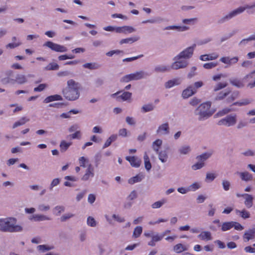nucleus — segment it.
Masks as SVG:
<instances>
[{"label":"nucleus","instance_id":"864d4df0","mask_svg":"<svg viewBox=\"0 0 255 255\" xmlns=\"http://www.w3.org/2000/svg\"><path fill=\"white\" fill-rule=\"evenodd\" d=\"M87 224L91 227H95L96 222L95 219L92 217H89L87 219Z\"/></svg>","mask_w":255,"mask_h":255},{"label":"nucleus","instance_id":"9d476101","mask_svg":"<svg viewBox=\"0 0 255 255\" xmlns=\"http://www.w3.org/2000/svg\"><path fill=\"white\" fill-rule=\"evenodd\" d=\"M210 154L208 153H204L197 157L198 160H200L199 162L192 165V168L193 170H196L201 168L204 165V161L209 158L210 156Z\"/></svg>","mask_w":255,"mask_h":255},{"label":"nucleus","instance_id":"de8ad7c7","mask_svg":"<svg viewBox=\"0 0 255 255\" xmlns=\"http://www.w3.org/2000/svg\"><path fill=\"white\" fill-rule=\"evenodd\" d=\"M217 62H209L205 63L203 65V67L206 69H210L212 68H213L217 66Z\"/></svg>","mask_w":255,"mask_h":255},{"label":"nucleus","instance_id":"49530a36","mask_svg":"<svg viewBox=\"0 0 255 255\" xmlns=\"http://www.w3.org/2000/svg\"><path fill=\"white\" fill-rule=\"evenodd\" d=\"M197 20V18H192L189 19H183L182 22L186 24L193 25L194 24Z\"/></svg>","mask_w":255,"mask_h":255},{"label":"nucleus","instance_id":"20e7f679","mask_svg":"<svg viewBox=\"0 0 255 255\" xmlns=\"http://www.w3.org/2000/svg\"><path fill=\"white\" fill-rule=\"evenodd\" d=\"M211 106V103L210 102H207L201 104L198 107L197 110L199 111L198 114L199 115V120L206 119L212 115L213 113L210 110Z\"/></svg>","mask_w":255,"mask_h":255},{"label":"nucleus","instance_id":"423d86ee","mask_svg":"<svg viewBox=\"0 0 255 255\" xmlns=\"http://www.w3.org/2000/svg\"><path fill=\"white\" fill-rule=\"evenodd\" d=\"M254 7H255V4L251 6L246 5L245 6L239 7L238 8L230 12L228 14L222 17L221 19L219 20V23H223L225 22L226 20L231 19L233 17L242 13L246 9L252 8Z\"/></svg>","mask_w":255,"mask_h":255},{"label":"nucleus","instance_id":"79ce46f5","mask_svg":"<svg viewBox=\"0 0 255 255\" xmlns=\"http://www.w3.org/2000/svg\"><path fill=\"white\" fill-rule=\"evenodd\" d=\"M251 102V101L249 99H246L242 100L241 101L236 102L233 104L232 105L242 106L249 104Z\"/></svg>","mask_w":255,"mask_h":255},{"label":"nucleus","instance_id":"58836bf2","mask_svg":"<svg viewBox=\"0 0 255 255\" xmlns=\"http://www.w3.org/2000/svg\"><path fill=\"white\" fill-rule=\"evenodd\" d=\"M170 68L171 67L169 66L160 65L155 68V71L157 72H164L169 71Z\"/></svg>","mask_w":255,"mask_h":255},{"label":"nucleus","instance_id":"4be33fe9","mask_svg":"<svg viewBox=\"0 0 255 255\" xmlns=\"http://www.w3.org/2000/svg\"><path fill=\"white\" fill-rule=\"evenodd\" d=\"M240 178L243 181L248 182L253 179V175L247 171L239 172Z\"/></svg>","mask_w":255,"mask_h":255},{"label":"nucleus","instance_id":"7c9ffc66","mask_svg":"<svg viewBox=\"0 0 255 255\" xmlns=\"http://www.w3.org/2000/svg\"><path fill=\"white\" fill-rule=\"evenodd\" d=\"M139 37L135 36L133 37L122 39L120 41V43L121 44H123L124 43H132L133 42L137 41L139 39Z\"/></svg>","mask_w":255,"mask_h":255},{"label":"nucleus","instance_id":"a211bd4d","mask_svg":"<svg viewBox=\"0 0 255 255\" xmlns=\"http://www.w3.org/2000/svg\"><path fill=\"white\" fill-rule=\"evenodd\" d=\"M196 92V90L193 89L192 86H189L183 91L182 96L184 98H188Z\"/></svg>","mask_w":255,"mask_h":255},{"label":"nucleus","instance_id":"a19ab883","mask_svg":"<svg viewBox=\"0 0 255 255\" xmlns=\"http://www.w3.org/2000/svg\"><path fill=\"white\" fill-rule=\"evenodd\" d=\"M142 227L140 226H137L134 229L132 236L134 238H137L140 236V235L142 233Z\"/></svg>","mask_w":255,"mask_h":255},{"label":"nucleus","instance_id":"c9c22d12","mask_svg":"<svg viewBox=\"0 0 255 255\" xmlns=\"http://www.w3.org/2000/svg\"><path fill=\"white\" fill-rule=\"evenodd\" d=\"M71 145V142H67L65 140H62L60 144V150L61 152H65L67 150L69 147Z\"/></svg>","mask_w":255,"mask_h":255},{"label":"nucleus","instance_id":"f257e3e1","mask_svg":"<svg viewBox=\"0 0 255 255\" xmlns=\"http://www.w3.org/2000/svg\"><path fill=\"white\" fill-rule=\"evenodd\" d=\"M81 89L80 84L70 79L67 81V87L63 89L62 94L66 100L75 101L79 98Z\"/></svg>","mask_w":255,"mask_h":255},{"label":"nucleus","instance_id":"09e8293b","mask_svg":"<svg viewBox=\"0 0 255 255\" xmlns=\"http://www.w3.org/2000/svg\"><path fill=\"white\" fill-rule=\"evenodd\" d=\"M231 111V110L230 109L225 108V109L219 111L217 113V115L219 117H222V116H223L225 115L226 114H228V113H229Z\"/></svg>","mask_w":255,"mask_h":255},{"label":"nucleus","instance_id":"774afa93","mask_svg":"<svg viewBox=\"0 0 255 255\" xmlns=\"http://www.w3.org/2000/svg\"><path fill=\"white\" fill-rule=\"evenodd\" d=\"M137 197L136 192L135 190L132 191L128 195V198L129 200H132Z\"/></svg>","mask_w":255,"mask_h":255},{"label":"nucleus","instance_id":"7ed1b4c3","mask_svg":"<svg viewBox=\"0 0 255 255\" xmlns=\"http://www.w3.org/2000/svg\"><path fill=\"white\" fill-rule=\"evenodd\" d=\"M230 83L237 88H240L244 86V83L248 82L247 87L253 88L255 87V71L247 75L243 79L232 78L230 80Z\"/></svg>","mask_w":255,"mask_h":255},{"label":"nucleus","instance_id":"cd10ccee","mask_svg":"<svg viewBox=\"0 0 255 255\" xmlns=\"http://www.w3.org/2000/svg\"><path fill=\"white\" fill-rule=\"evenodd\" d=\"M189 27L187 26H168L164 28V30L178 29L180 31H183L189 29Z\"/></svg>","mask_w":255,"mask_h":255},{"label":"nucleus","instance_id":"39448f33","mask_svg":"<svg viewBox=\"0 0 255 255\" xmlns=\"http://www.w3.org/2000/svg\"><path fill=\"white\" fill-rule=\"evenodd\" d=\"M238 92H234L231 93L230 91H221L216 97V100L220 101L226 99V103H231L239 97Z\"/></svg>","mask_w":255,"mask_h":255},{"label":"nucleus","instance_id":"680f3d73","mask_svg":"<svg viewBox=\"0 0 255 255\" xmlns=\"http://www.w3.org/2000/svg\"><path fill=\"white\" fill-rule=\"evenodd\" d=\"M74 216V215L71 213H69L67 214L63 215L60 218V220L61 222H64L67 219H70V218Z\"/></svg>","mask_w":255,"mask_h":255},{"label":"nucleus","instance_id":"ea45409f","mask_svg":"<svg viewBox=\"0 0 255 255\" xmlns=\"http://www.w3.org/2000/svg\"><path fill=\"white\" fill-rule=\"evenodd\" d=\"M158 157L162 162H165L167 161L168 156L165 151H161L158 153Z\"/></svg>","mask_w":255,"mask_h":255},{"label":"nucleus","instance_id":"c03bdc74","mask_svg":"<svg viewBox=\"0 0 255 255\" xmlns=\"http://www.w3.org/2000/svg\"><path fill=\"white\" fill-rule=\"evenodd\" d=\"M162 140L159 139H156L153 142L152 147L156 152H158L159 147L162 144Z\"/></svg>","mask_w":255,"mask_h":255},{"label":"nucleus","instance_id":"e433bc0d","mask_svg":"<svg viewBox=\"0 0 255 255\" xmlns=\"http://www.w3.org/2000/svg\"><path fill=\"white\" fill-rule=\"evenodd\" d=\"M166 202V199L165 198H163L160 201L154 202L153 204H152L151 207L153 209L159 208Z\"/></svg>","mask_w":255,"mask_h":255},{"label":"nucleus","instance_id":"5701e85b","mask_svg":"<svg viewBox=\"0 0 255 255\" xmlns=\"http://www.w3.org/2000/svg\"><path fill=\"white\" fill-rule=\"evenodd\" d=\"M144 178V175L143 174H138L136 176L130 178L128 180V183L130 184H133L135 183L141 181Z\"/></svg>","mask_w":255,"mask_h":255},{"label":"nucleus","instance_id":"ddd939ff","mask_svg":"<svg viewBox=\"0 0 255 255\" xmlns=\"http://www.w3.org/2000/svg\"><path fill=\"white\" fill-rule=\"evenodd\" d=\"M126 159L130 163L132 167L137 168L140 165L141 160L134 156H126Z\"/></svg>","mask_w":255,"mask_h":255},{"label":"nucleus","instance_id":"6ab92c4d","mask_svg":"<svg viewBox=\"0 0 255 255\" xmlns=\"http://www.w3.org/2000/svg\"><path fill=\"white\" fill-rule=\"evenodd\" d=\"M198 238L202 241H210L212 240L211 234L208 231L202 232L198 236Z\"/></svg>","mask_w":255,"mask_h":255},{"label":"nucleus","instance_id":"9b49d317","mask_svg":"<svg viewBox=\"0 0 255 255\" xmlns=\"http://www.w3.org/2000/svg\"><path fill=\"white\" fill-rule=\"evenodd\" d=\"M27 78L26 77L22 74H18L16 77L15 79H11L9 78H7V80L6 81L5 79H4L2 80V81L4 83H14L15 82L19 84H23L27 82Z\"/></svg>","mask_w":255,"mask_h":255},{"label":"nucleus","instance_id":"f3484780","mask_svg":"<svg viewBox=\"0 0 255 255\" xmlns=\"http://www.w3.org/2000/svg\"><path fill=\"white\" fill-rule=\"evenodd\" d=\"M169 126L167 123L162 124L158 127L157 130V133L160 134H168L169 132Z\"/></svg>","mask_w":255,"mask_h":255},{"label":"nucleus","instance_id":"37998d69","mask_svg":"<svg viewBox=\"0 0 255 255\" xmlns=\"http://www.w3.org/2000/svg\"><path fill=\"white\" fill-rule=\"evenodd\" d=\"M154 106L152 104L144 105L142 107V111L144 113L151 111L153 110Z\"/></svg>","mask_w":255,"mask_h":255},{"label":"nucleus","instance_id":"1a4fd4ad","mask_svg":"<svg viewBox=\"0 0 255 255\" xmlns=\"http://www.w3.org/2000/svg\"><path fill=\"white\" fill-rule=\"evenodd\" d=\"M196 46L195 44L193 46L189 47L185 49L183 51L181 52L177 56L174 58V60L180 59L181 58L188 59L192 57L194 48Z\"/></svg>","mask_w":255,"mask_h":255},{"label":"nucleus","instance_id":"f8f14e48","mask_svg":"<svg viewBox=\"0 0 255 255\" xmlns=\"http://www.w3.org/2000/svg\"><path fill=\"white\" fill-rule=\"evenodd\" d=\"M175 61L172 63L171 66V68L173 69L177 70L180 68L186 67L188 65V62L186 60H175Z\"/></svg>","mask_w":255,"mask_h":255},{"label":"nucleus","instance_id":"2eb2a0df","mask_svg":"<svg viewBox=\"0 0 255 255\" xmlns=\"http://www.w3.org/2000/svg\"><path fill=\"white\" fill-rule=\"evenodd\" d=\"M255 238V228L250 229L247 231L243 235V239L245 242H248L249 240Z\"/></svg>","mask_w":255,"mask_h":255},{"label":"nucleus","instance_id":"6e6552de","mask_svg":"<svg viewBox=\"0 0 255 255\" xmlns=\"http://www.w3.org/2000/svg\"><path fill=\"white\" fill-rule=\"evenodd\" d=\"M43 46L47 47L52 50L57 52H65L67 51V48L65 46L55 43L50 41L46 42L43 44Z\"/></svg>","mask_w":255,"mask_h":255},{"label":"nucleus","instance_id":"4c0bfd02","mask_svg":"<svg viewBox=\"0 0 255 255\" xmlns=\"http://www.w3.org/2000/svg\"><path fill=\"white\" fill-rule=\"evenodd\" d=\"M59 66L58 64L56 63H50L48 64L45 68L46 70L50 71V70H57L59 69Z\"/></svg>","mask_w":255,"mask_h":255},{"label":"nucleus","instance_id":"f03ea898","mask_svg":"<svg viewBox=\"0 0 255 255\" xmlns=\"http://www.w3.org/2000/svg\"><path fill=\"white\" fill-rule=\"evenodd\" d=\"M16 220L14 218L0 219V230L2 232H17L22 230V228L15 225Z\"/></svg>","mask_w":255,"mask_h":255},{"label":"nucleus","instance_id":"bf43d9fd","mask_svg":"<svg viewBox=\"0 0 255 255\" xmlns=\"http://www.w3.org/2000/svg\"><path fill=\"white\" fill-rule=\"evenodd\" d=\"M38 249L41 252L50 250L53 249V247H48L46 245H39L37 247Z\"/></svg>","mask_w":255,"mask_h":255},{"label":"nucleus","instance_id":"603ef678","mask_svg":"<svg viewBox=\"0 0 255 255\" xmlns=\"http://www.w3.org/2000/svg\"><path fill=\"white\" fill-rule=\"evenodd\" d=\"M190 151V148L189 146H184L179 149V152L181 154H187Z\"/></svg>","mask_w":255,"mask_h":255},{"label":"nucleus","instance_id":"c85d7f7f","mask_svg":"<svg viewBox=\"0 0 255 255\" xmlns=\"http://www.w3.org/2000/svg\"><path fill=\"white\" fill-rule=\"evenodd\" d=\"M143 159L145 168L147 171H149L151 168V164L150 162L149 156L146 152L144 153Z\"/></svg>","mask_w":255,"mask_h":255},{"label":"nucleus","instance_id":"bb28decb","mask_svg":"<svg viewBox=\"0 0 255 255\" xmlns=\"http://www.w3.org/2000/svg\"><path fill=\"white\" fill-rule=\"evenodd\" d=\"M30 220L34 221H41L44 220H49L50 218L43 215H34L30 218Z\"/></svg>","mask_w":255,"mask_h":255},{"label":"nucleus","instance_id":"052dcab7","mask_svg":"<svg viewBox=\"0 0 255 255\" xmlns=\"http://www.w3.org/2000/svg\"><path fill=\"white\" fill-rule=\"evenodd\" d=\"M164 237V235H154L152 236V239L155 242L161 241Z\"/></svg>","mask_w":255,"mask_h":255},{"label":"nucleus","instance_id":"a18cd8bd","mask_svg":"<svg viewBox=\"0 0 255 255\" xmlns=\"http://www.w3.org/2000/svg\"><path fill=\"white\" fill-rule=\"evenodd\" d=\"M227 85H228V84L226 82L219 83L214 87V91L217 92L218 91H219V90L225 88L226 87H227Z\"/></svg>","mask_w":255,"mask_h":255},{"label":"nucleus","instance_id":"a878e982","mask_svg":"<svg viewBox=\"0 0 255 255\" xmlns=\"http://www.w3.org/2000/svg\"><path fill=\"white\" fill-rule=\"evenodd\" d=\"M131 80H137L142 79L144 76V73L142 71L136 72L129 74Z\"/></svg>","mask_w":255,"mask_h":255},{"label":"nucleus","instance_id":"3c124183","mask_svg":"<svg viewBox=\"0 0 255 255\" xmlns=\"http://www.w3.org/2000/svg\"><path fill=\"white\" fill-rule=\"evenodd\" d=\"M47 87V85L45 84H40L37 87L34 88L33 91L35 92H41L43 91Z\"/></svg>","mask_w":255,"mask_h":255},{"label":"nucleus","instance_id":"393cba45","mask_svg":"<svg viewBox=\"0 0 255 255\" xmlns=\"http://www.w3.org/2000/svg\"><path fill=\"white\" fill-rule=\"evenodd\" d=\"M245 205L248 208H250L253 205V197L248 194H245Z\"/></svg>","mask_w":255,"mask_h":255},{"label":"nucleus","instance_id":"4468645a","mask_svg":"<svg viewBox=\"0 0 255 255\" xmlns=\"http://www.w3.org/2000/svg\"><path fill=\"white\" fill-rule=\"evenodd\" d=\"M115 31L117 33H130L135 31V29L130 26H123L116 27Z\"/></svg>","mask_w":255,"mask_h":255},{"label":"nucleus","instance_id":"338daca9","mask_svg":"<svg viewBox=\"0 0 255 255\" xmlns=\"http://www.w3.org/2000/svg\"><path fill=\"white\" fill-rule=\"evenodd\" d=\"M223 188L225 191H228L229 190L230 183L228 181L224 180L223 181Z\"/></svg>","mask_w":255,"mask_h":255},{"label":"nucleus","instance_id":"412c9836","mask_svg":"<svg viewBox=\"0 0 255 255\" xmlns=\"http://www.w3.org/2000/svg\"><path fill=\"white\" fill-rule=\"evenodd\" d=\"M62 100V97L59 95H54L48 96L44 100L43 102L44 103H48L55 101H61Z\"/></svg>","mask_w":255,"mask_h":255},{"label":"nucleus","instance_id":"72a5a7b5","mask_svg":"<svg viewBox=\"0 0 255 255\" xmlns=\"http://www.w3.org/2000/svg\"><path fill=\"white\" fill-rule=\"evenodd\" d=\"M236 213L237 214H239L240 216L244 219L249 218L250 217V214L249 212L247 211L245 209H244L242 211L236 210Z\"/></svg>","mask_w":255,"mask_h":255},{"label":"nucleus","instance_id":"0eeeda50","mask_svg":"<svg viewBox=\"0 0 255 255\" xmlns=\"http://www.w3.org/2000/svg\"><path fill=\"white\" fill-rule=\"evenodd\" d=\"M237 122V116L236 115H229L225 118L219 121L217 124L219 126H225L227 127H231L234 126Z\"/></svg>","mask_w":255,"mask_h":255},{"label":"nucleus","instance_id":"dca6fc26","mask_svg":"<svg viewBox=\"0 0 255 255\" xmlns=\"http://www.w3.org/2000/svg\"><path fill=\"white\" fill-rule=\"evenodd\" d=\"M94 175V168L91 164H89L86 171L85 174L83 176L82 179L84 181L88 180L90 177Z\"/></svg>","mask_w":255,"mask_h":255},{"label":"nucleus","instance_id":"c756f323","mask_svg":"<svg viewBox=\"0 0 255 255\" xmlns=\"http://www.w3.org/2000/svg\"><path fill=\"white\" fill-rule=\"evenodd\" d=\"M180 84L179 80L178 79H174L168 81L165 84V86L166 88H170L175 85H177Z\"/></svg>","mask_w":255,"mask_h":255},{"label":"nucleus","instance_id":"f704fd0d","mask_svg":"<svg viewBox=\"0 0 255 255\" xmlns=\"http://www.w3.org/2000/svg\"><path fill=\"white\" fill-rule=\"evenodd\" d=\"M29 121V119H27L26 117L21 118L18 121L16 122L12 126L13 128H15L16 127L23 125L26 122Z\"/></svg>","mask_w":255,"mask_h":255},{"label":"nucleus","instance_id":"69168bd1","mask_svg":"<svg viewBox=\"0 0 255 255\" xmlns=\"http://www.w3.org/2000/svg\"><path fill=\"white\" fill-rule=\"evenodd\" d=\"M126 122L129 125H134L135 124L134 119L130 117H127L126 118Z\"/></svg>","mask_w":255,"mask_h":255},{"label":"nucleus","instance_id":"5fc2aeb1","mask_svg":"<svg viewBox=\"0 0 255 255\" xmlns=\"http://www.w3.org/2000/svg\"><path fill=\"white\" fill-rule=\"evenodd\" d=\"M21 43L20 41H18L17 42H13L8 43L6 45V48H10L11 49L14 48L20 45Z\"/></svg>","mask_w":255,"mask_h":255},{"label":"nucleus","instance_id":"e2e57ef3","mask_svg":"<svg viewBox=\"0 0 255 255\" xmlns=\"http://www.w3.org/2000/svg\"><path fill=\"white\" fill-rule=\"evenodd\" d=\"M54 210L57 212L56 215H59L62 212L64 211V207L63 206H57L55 207Z\"/></svg>","mask_w":255,"mask_h":255},{"label":"nucleus","instance_id":"2f4dec72","mask_svg":"<svg viewBox=\"0 0 255 255\" xmlns=\"http://www.w3.org/2000/svg\"><path fill=\"white\" fill-rule=\"evenodd\" d=\"M233 221L224 222L221 226V230L223 232L227 231L233 228Z\"/></svg>","mask_w":255,"mask_h":255},{"label":"nucleus","instance_id":"8fccbe9b","mask_svg":"<svg viewBox=\"0 0 255 255\" xmlns=\"http://www.w3.org/2000/svg\"><path fill=\"white\" fill-rule=\"evenodd\" d=\"M131 97V93L128 92H125L121 96L122 99L124 101H126L130 99Z\"/></svg>","mask_w":255,"mask_h":255},{"label":"nucleus","instance_id":"0e129e2a","mask_svg":"<svg viewBox=\"0 0 255 255\" xmlns=\"http://www.w3.org/2000/svg\"><path fill=\"white\" fill-rule=\"evenodd\" d=\"M200 187L199 185L197 183H194L192 184H191L189 187V190H192V191H195L199 189Z\"/></svg>","mask_w":255,"mask_h":255},{"label":"nucleus","instance_id":"13d9d810","mask_svg":"<svg viewBox=\"0 0 255 255\" xmlns=\"http://www.w3.org/2000/svg\"><path fill=\"white\" fill-rule=\"evenodd\" d=\"M79 163L81 166L85 167L86 166L85 164L88 162V159L85 157L82 156L79 159Z\"/></svg>","mask_w":255,"mask_h":255},{"label":"nucleus","instance_id":"473e14b6","mask_svg":"<svg viewBox=\"0 0 255 255\" xmlns=\"http://www.w3.org/2000/svg\"><path fill=\"white\" fill-rule=\"evenodd\" d=\"M83 67L91 70L97 69L100 67V65L97 63H87L83 65Z\"/></svg>","mask_w":255,"mask_h":255},{"label":"nucleus","instance_id":"aec40b11","mask_svg":"<svg viewBox=\"0 0 255 255\" xmlns=\"http://www.w3.org/2000/svg\"><path fill=\"white\" fill-rule=\"evenodd\" d=\"M218 55L216 53H212L210 54H205L201 55L200 59L202 61H208L215 60L218 57Z\"/></svg>","mask_w":255,"mask_h":255},{"label":"nucleus","instance_id":"6e6d98bb","mask_svg":"<svg viewBox=\"0 0 255 255\" xmlns=\"http://www.w3.org/2000/svg\"><path fill=\"white\" fill-rule=\"evenodd\" d=\"M38 209L40 211H46L50 209V206L48 205L41 204L38 207Z\"/></svg>","mask_w":255,"mask_h":255},{"label":"nucleus","instance_id":"b1692460","mask_svg":"<svg viewBox=\"0 0 255 255\" xmlns=\"http://www.w3.org/2000/svg\"><path fill=\"white\" fill-rule=\"evenodd\" d=\"M174 251L177 254L181 253L187 250V248L182 244H177L173 247Z\"/></svg>","mask_w":255,"mask_h":255},{"label":"nucleus","instance_id":"4d7b16f0","mask_svg":"<svg viewBox=\"0 0 255 255\" xmlns=\"http://www.w3.org/2000/svg\"><path fill=\"white\" fill-rule=\"evenodd\" d=\"M233 227L235 230L238 231H242L244 229V227L239 223L234 221L233 224Z\"/></svg>","mask_w":255,"mask_h":255}]
</instances>
